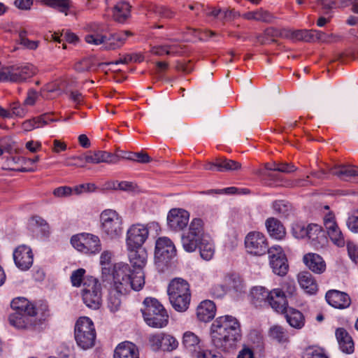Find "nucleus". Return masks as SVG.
<instances>
[{
  "label": "nucleus",
  "mask_w": 358,
  "mask_h": 358,
  "mask_svg": "<svg viewBox=\"0 0 358 358\" xmlns=\"http://www.w3.org/2000/svg\"><path fill=\"white\" fill-rule=\"evenodd\" d=\"M136 276V280L131 279V268L128 264H117L113 271V288L111 289L108 299V307L111 312L117 311L121 306L120 295L129 293L131 289L138 291L145 285L144 275L141 272Z\"/></svg>",
  "instance_id": "nucleus-1"
},
{
  "label": "nucleus",
  "mask_w": 358,
  "mask_h": 358,
  "mask_svg": "<svg viewBox=\"0 0 358 358\" xmlns=\"http://www.w3.org/2000/svg\"><path fill=\"white\" fill-rule=\"evenodd\" d=\"M241 324L231 315H224L216 318L210 327L212 344L217 349L228 351L241 339Z\"/></svg>",
  "instance_id": "nucleus-2"
},
{
  "label": "nucleus",
  "mask_w": 358,
  "mask_h": 358,
  "mask_svg": "<svg viewBox=\"0 0 358 358\" xmlns=\"http://www.w3.org/2000/svg\"><path fill=\"white\" fill-rule=\"evenodd\" d=\"M103 26L93 23L89 25L90 34L85 36V41L88 44L94 45H103V49L111 50L122 47L127 38L132 35L130 31H123L115 34H111L108 37L103 34Z\"/></svg>",
  "instance_id": "nucleus-3"
},
{
  "label": "nucleus",
  "mask_w": 358,
  "mask_h": 358,
  "mask_svg": "<svg viewBox=\"0 0 358 358\" xmlns=\"http://www.w3.org/2000/svg\"><path fill=\"white\" fill-rule=\"evenodd\" d=\"M167 292L170 303L176 310L185 312L188 309L191 293L186 280L181 278L173 280L169 285Z\"/></svg>",
  "instance_id": "nucleus-4"
},
{
  "label": "nucleus",
  "mask_w": 358,
  "mask_h": 358,
  "mask_svg": "<svg viewBox=\"0 0 358 358\" xmlns=\"http://www.w3.org/2000/svg\"><path fill=\"white\" fill-rule=\"evenodd\" d=\"M141 312L145 321L150 327L162 328L168 324V313L163 305L156 299L145 298Z\"/></svg>",
  "instance_id": "nucleus-5"
},
{
  "label": "nucleus",
  "mask_w": 358,
  "mask_h": 358,
  "mask_svg": "<svg viewBox=\"0 0 358 358\" xmlns=\"http://www.w3.org/2000/svg\"><path fill=\"white\" fill-rule=\"evenodd\" d=\"M119 162V155L103 150H97L94 152L90 151L85 155L67 157L65 159L64 165L66 166L84 167L86 163L117 164Z\"/></svg>",
  "instance_id": "nucleus-6"
},
{
  "label": "nucleus",
  "mask_w": 358,
  "mask_h": 358,
  "mask_svg": "<svg viewBox=\"0 0 358 358\" xmlns=\"http://www.w3.org/2000/svg\"><path fill=\"white\" fill-rule=\"evenodd\" d=\"M204 239V225L203 220L200 218L193 219L187 230L181 236L182 248L187 252H194Z\"/></svg>",
  "instance_id": "nucleus-7"
},
{
  "label": "nucleus",
  "mask_w": 358,
  "mask_h": 358,
  "mask_svg": "<svg viewBox=\"0 0 358 358\" xmlns=\"http://www.w3.org/2000/svg\"><path fill=\"white\" fill-rule=\"evenodd\" d=\"M101 229L105 238L110 240L118 238L123 231L122 218L114 210L106 209L100 215Z\"/></svg>",
  "instance_id": "nucleus-8"
},
{
  "label": "nucleus",
  "mask_w": 358,
  "mask_h": 358,
  "mask_svg": "<svg viewBox=\"0 0 358 358\" xmlns=\"http://www.w3.org/2000/svg\"><path fill=\"white\" fill-rule=\"evenodd\" d=\"M82 298L87 307L94 310L99 308L102 302V292L101 285L96 278L86 277L83 282Z\"/></svg>",
  "instance_id": "nucleus-9"
},
{
  "label": "nucleus",
  "mask_w": 358,
  "mask_h": 358,
  "mask_svg": "<svg viewBox=\"0 0 358 358\" xmlns=\"http://www.w3.org/2000/svg\"><path fill=\"white\" fill-rule=\"evenodd\" d=\"M71 243L78 251L85 255H96L101 250V243L98 236L89 233L74 235Z\"/></svg>",
  "instance_id": "nucleus-10"
},
{
  "label": "nucleus",
  "mask_w": 358,
  "mask_h": 358,
  "mask_svg": "<svg viewBox=\"0 0 358 358\" xmlns=\"http://www.w3.org/2000/svg\"><path fill=\"white\" fill-rule=\"evenodd\" d=\"M246 252L253 256H262L268 253L269 248L267 238L261 232L251 231L245 238Z\"/></svg>",
  "instance_id": "nucleus-11"
},
{
  "label": "nucleus",
  "mask_w": 358,
  "mask_h": 358,
  "mask_svg": "<svg viewBox=\"0 0 358 358\" xmlns=\"http://www.w3.org/2000/svg\"><path fill=\"white\" fill-rule=\"evenodd\" d=\"M149 235L148 225L141 224H132L127 230L126 243L128 248L138 249L142 248Z\"/></svg>",
  "instance_id": "nucleus-12"
},
{
  "label": "nucleus",
  "mask_w": 358,
  "mask_h": 358,
  "mask_svg": "<svg viewBox=\"0 0 358 358\" xmlns=\"http://www.w3.org/2000/svg\"><path fill=\"white\" fill-rule=\"evenodd\" d=\"M176 255V247L172 241L167 237H160L156 241L155 258L156 264H166L169 259Z\"/></svg>",
  "instance_id": "nucleus-13"
},
{
  "label": "nucleus",
  "mask_w": 358,
  "mask_h": 358,
  "mask_svg": "<svg viewBox=\"0 0 358 358\" xmlns=\"http://www.w3.org/2000/svg\"><path fill=\"white\" fill-rule=\"evenodd\" d=\"M269 264L275 274L283 276L288 271V264L282 248L273 245L268 250Z\"/></svg>",
  "instance_id": "nucleus-14"
},
{
  "label": "nucleus",
  "mask_w": 358,
  "mask_h": 358,
  "mask_svg": "<svg viewBox=\"0 0 358 358\" xmlns=\"http://www.w3.org/2000/svg\"><path fill=\"white\" fill-rule=\"evenodd\" d=\"M129 259L131 265L134 268V271L131 270V279L134 281V278L136 280V276L139 272L145 274L143 271V267L145 266L148 259V254L145 249L139 248L138 249L128 248Z\"/></svg>",
  "instance_id": "nucleus-15"
},
{
  "label": "nucleus",
  "mask_w": 358,
  "mask_h": 358,
  "mask_svg": "<svg viewBox=\"0 0 358 358\" xmlns=\"http://www.w3.org/2000/svg\"><path fill=\"white\" fill-rule=\"evenodd\" d=\"M189 218V213L181 208L171 209L167 216V224L169 227L174 231L183 230L188 224Z\"/></svg>",
  "instance_id": "nucleus-16"
},
{
  "label": "nucleus",
  "mask_w": 358,
  "mask_h": 358,
  "mask_svg": "<svg viewBox=\"0 0 358 358\" xmlns=\"http://www.w3.org/2000/svg\"><path fill=\"white\" fill-rule=\"evenodd\" d=\"M324 224L331 241L338 247H343L345 244V238L333 213H329L324 216Z\"/></svg>",
  "instance_id": "nucleus-17"
},
{
  "label": "nucleus",
  "mask_w": 358,
  "mask_h": 358,
  "mask_svg": "<svg viewBox=\"0 0 358 358\" xmlns=\"http://www.w3.org/2000/svg\"><path fill=\"white\" fill-rule=\"evenodd\" d=\"M13 259L16 266L20 270L29 269L34 261L31 249L24 245L18 246L13 252Z\"/></svg>",
  "instance_id": "nucleus-18"
},
{
  "label": "nucleus",
  "mask_w": 358,
  "mask_h": 358,
  "mask_svg": "<svg viewBox=\"0 0 358 358\" xmlns=\"http://www.w3.org/2000/svg\"><path fill=\"white\" fill-rule=\"evenodd\" d=\"M10 82L23 83L27 79L33 77L36 73V67L27 64L22 66H10Z\"/></svg>",
  "instance_id": "nucleus-19"
},
{
  "label": "nucleus",
  "mask_w": 358,
  "mask_h": 358,
  "mask_svg": "<svg viewBox=\"0 0 358 358\" xmlns=\"http://www.w3.org/2000/svg\"><path fill=\"white\" fill-rule=\"evenodd\" d=\"M37 314L13 312L10 314L8 321L10 325L16 329H28L36 324L35 316Z\"/></svg>",
  "instance_id": "nucleus-20"
},
{
  "label": "nucleus",
  "mask_w": 358,
  "mask_h": 358,
  "mask_svg": "<svg viewBox=\"0 0 358 358\" xmlns=\"http://www.w3.org/2000/svg\"><path fill=\"white\" fill-rule=\"evenodd\" d=\"M268 305L278 313H284L288 308V301L284 292L280 288L270 291Z\"/></svg>",
  "instance_id": "nucleus-21"
},
{
  "label": "nucleus",
  "mask_w": 358,
  "mask_h": 358,
  "mask_svg": "<svg viewBox=\"0 0 358 358\" xmlns=\"http://www.w3.org/2000/svg\"><path fill=\"white\" fill-rule=\"evenodd\" d=\"M306 238L310 244L315 248L323 247L326 242L324 231L322 230L321 226L316 224H310L308 225Z\"/></svg>",
  "instance_id": "nucleus-22"
},
{
  "label": "nucleus",
  "mask_w": 358,
  "mask_h": 358,
  "mask_svg": "<svg viewBox=\"0 0 358 358\" xmlns=\"http://www.w3.org/2000/svg\"><path fill=\"white\" fill-rule=\"evenodd\" d=\"M326 300L329 305L336 308H345L350 304L349 296L338 290H330L326 294Z\"/></svg>",
  "instance_id": "nucleus-23"
},
{
  "label": "nucleus",
  "mask_w": 358,
  "mask_h": 358,
  "mask_svg": "<svg viewBox=\"0 0 358 358\" xmlns=\"http://www.w3.org/2000/svg\"><path fill=\"white\" fill-rule=\"evenodd\" d=\"M216 308L215 303L210 300H205L200 303L196 308V316L199 320L208 322L215 315Z\"/></svg>",
  "instance_id": "nucleus-24"
},
{
  "label": "nucleus",
  "mask_w": 358,
  "mask_h": 358,
  "mask_svg": "<svg viewBox=\"0 0 358 358\" xmlns=\"http://www.w3.org/2000/svg\"><path fill=\"white\" fill-rule=\"evenodd\" d=\"M306 266L315 273H322L326 270V264L321 256L315 253H308L303 256Z\"/></svg>",
  "instance_id": "nucleus-25"
},
{
  "label": "nucleus",
  "mask_w": 358,
  "mask_h": 358,
  "mask_svg": "<svg viewBox=\"0 0 358 358\" xmlns=\"http://www.w3.org/2000/svg\"><path fill=\"white\" fill-rule=\"evenodd\" d=\"M336 337L340 349L346 354L354 352V341L349 333L344 328H338L336 330Z\"/></svg>",
  "instance_id": "nucleus-26"
},
{
  "label": "nucleus",
  "mask_w": 358,
  "mask_h": 358,
  "mask_svg": "<svg viewBox=\"0 0 358 358\" xmlns=\"http://www.w3.org/2000/svg\"><path fill=\"white\" fill-rule=\"evenodd\" d=\"M300 287L308 294H314L318 290L317 283L308 271L300 272L297 275Z\"/></svg>",
  "instance_id": "nucleus-27"
},
{
  "label": "nucleus",
  "mask_w": 358,
  "mask_h": 358,
  "mask_svg": "<svg viewBox=\"0 0 358 358\" xmlns=\"http://www.w3.org/2000/svg\"><path fill=\"white\" fill-rule=\"evenodd\" d=\"M130 4L127 1L117 3L113 8V18L115 22L124 23L131 16Z\"/></svg>",
  "instance_id": "nucleus-28"
},
{
  "label": "nucleus",
  "mask_w": 358,
  "mask_h": 358,
  "mask_svg": "<svg viewBox=\"0 0 358 358\" xmlns=\"http://www.w3.org/2000/svg\"><path fill=\"white\" fill-rule=\"evenodd\" d=\"M114 358H138V352L134 344L124 342L115 348Z\"/></svg>",
  "instance_id": "nucleus-29"
},
{
  "label": "nucleus",
  "mask_w": 358,
  "mask_h": 358,
  "mask_svg": "<svg viewBox=\"0 0 358 358\" xmlns=\"http://www.w3.org/2000/svg\"><path fill=\"white\" fill-rule=\"evenodd\" d=\"M329 173L342 180H348L358 176V167L352 165H339L331 168Z\"/></svg>",
  "instance_id": "nucleus-30"
},
{
  "label": "nucleus",
  "mask_w": 358,
  "mask_h": 358,
  "mask_svg": "<svg viewBox=\"0 0 358 358\" xmlns=\"http://www.w3.org/2000/svg\"><path fill=\"white\" fill-rule=\"evenodd\" d=\"M182 344L185 348L191 354L196 355L201 350V340L193 332L186 331L183 334Z\"/></svg>",
  "instance_id": "nucleus-31"
},
{
  "label": "nucleus",
  "mask_w": 358,
  "mask_h": 358,
  "mask_svg": "<svg viewBox=\"0 0 358 358\" xmlns=\"http://www.w3.org/2000/svg\"><path fill=\"white\" fill-rule=\"evenodd\" d=\"M266 227L270 236L275 239H282L286 234L285 227L276 218H268L266 221Z\"/></svg>",
  "instance_id": "nucleus-32"
},
{
  "label": "nucleus",
  "mask_w": 358,
  "mask_h": 358,
  "mask_svg": "<svg viewBox=\"0 0 358 358\" xmlns=\"http://www.w3.org/2000/svg\"><path fill=\"white\" fill-rule=\"evenodd\" d=\"M270 291L264 287H254L250 291L251 302L256 306L268 304Z\"/></svg>",
  "instance_id": "nucleus-33"
},
{
  "label": "nucleus",
  "mask_w": 358,
  "mask_h": 358,
  "mask_svg": "<svg viewBox=\"0 0 358 358\" xmlns=\"http://www.w3.org/2000/svg\"><path fill=\"white\" fill-rule=\"evenodd\" d=\"M269 338L279 344H287L289 342V334L283 327L280 325H273L268 332Z\"/></svg>",
  "instance_id": "nucleus-34"
},
{
  "label": "nucleus",
  "mask_w": 358,
  "mask_h": 358,
  "mask_svg": "<svg viewBox=\"0 0 358 358\" xmlns=\"http://www.w3.org/2000/svg\"><path fill=\"white\" fill-rule=\"evenodd\" d=\"M283 314L289 324L295 329H301L305 324V319L303 314L294 308H287Z\"/></svg>",
  "instance_id": "nucleus-35"
},
{
  "label": "nucleus",
  "mask_w": 358,
  "mask_h": 358,
  "mask_svg": "<svg viewBox=\"0 0 358 358\" xmlns=\"http://www.w3.org/2000/svg\"><path fill=\"white\" fill-rule=\"evenodd\" d=\"M10 306L14 312L28 313V314H37L36 308L24 297L14 299Z\"/></svg>",
  "instance_id": "nucleus-36"
},
{
  "label": "nucleus",
  "mask_w": 358,
  "mask_h": 358,
  "mask_svg": "<svg viewBox=\"0 0 358 358\" xmlns=\"http://www.w3.org/2000/svg\"><path fill=\"white\" fill-rule=\"evenodd\" d=\"M314 29L307 30H285L283 31V35L285 37L289 38L291 39L296 40V41H303L306 42H313L314 38Z\"/></svg>",
  "instance_id": "nucleus-37"
},
{
  "label": "nucleus",
  "mask_w": 358,
  "mask_h": 358,
  "mask_svg": "<svg viewBox=\"0 0 358 358\" xmlns=\"http://www.w3.org/2000/svg\"><path fill=\"white\" fill-rule=\"evenodd\" d=\"M243 17L248 20H256L266 23L271 22L273 19V15L268 11L262 8L247 12L243 15Z\"/></svg>",
  "instance_id": "nucleus-38"
},
{
  "label": "nucleus",
  "mask_w": 358,
  "mask_h": 358,
  "mask_svg": "<svg viewBox=\"0 0 358 358\" xmlns=\"http://www.w3.org/2000/svg\"><path fill=\"white\" fill-rule=\"evenodd\" d=\"M47 115H41L38 117L27 120L22 124V129L27 132L34 130V129L43 127L48 124L46 120Z\"/></svg>",
  "instance_id": "nucleus-39"
},
{
  "label": "nucleus",
  "mask_w": 358,
  "mask_h": 358,
  "mask_svg": "<svg viewBox=\"0 0 358 358\" xmlns=\"http://www.w3.org/2000/svg\"><path fill=\"white\" fill-rule=\"evenodd\" d=\"M75 338L78 345L84 350L89 349L94 346L96 332H87L85 334H75Z\"/></svg>",
  "instance_id": "nucleus-40"
},
{
  "label": "nucleus",
  "mask_w": 358,
  "mask_h": 358,
  "mask_svg": "<svg viewBox=\"0 0 358 358\" xmlns=\"http://www.w3.org/2000/svg\"><path fill=\"white\" fill-rule=\"evenodd\" d=\"M94 331H95L94 324L89 317H81L77 320L75 327V334Z\"/></svg>",
  "instance_id": "nucleus-41"
},
{
  "label": "nucleus",
  "mask_w": 358,
  "mask_h": 358,
  "mask_svg": "<svg viewBox=\"0 0 358 358\" xmlns=\"http://www.w3.org/2000/svg\"><path fill=\"white\" fill-rule=\"evenodd\" d=\"M216 165L218 171H236L241 168L239 162L226 158L217 159Z\"/></svg>",
  "instance_id": "nucleus-42"
},
{
  "label": "nucleus",
  "mask_w": 358,
  "mask_h": 358,
  "mask_svg": "<svg viewBox=\"0 0 358 358\" xmlns=\"http://www.w3.org/2000/svg\"><path fill=\"white\" fill-rule=\"evenodd\" d=\"M44 5L57 9L59 12L64 13L67 15V11L71 7L70 0H41Z\"/></svg>",
  "instance_id": "nucleus-43"
},
{
  "label": "nucleus",
  "mask_w": 358,
  "mask_h": 358,
  "mask_svg": "<svg viewBox=\"0 0 358 358\" xmlns=\"http://www.w3.org/2000/svg\"><path fill=\"white\" fill-rule=\"evenodd\" d=\"M198 248H199L202 259L208 261L213 258L215 253V248L212 242L205 238L202 243H199Z\"/></svg>",
  "instance_id": "nucleus-44"
},
{
  "label": "nucleus",
  "mask_w": 358,
  "mask_h": 358,
  "mask_svg": "<svg viewBox=\"0 0 358 358\" xmlns=\"http://www.w3.org/2000/svg\"><path fill=\"white\" fill-rule=\"evenodd\" d=\"M273 208L274 211L282 216V217H288L291 213L292 210V208L291 204L284 200H278L275 201L273 203Z\"/></svg>",
  "instance_id": "nucleus-45"
},
{
  "label": "nucleus",
  "mask_w": 358,
  "mask_h": 358,
  "mask_svg": "<svg viewBox=\"0 0 358 358\" xmlns=\"http://www.w3.org/2000/svg\"><path fill=\"white\" fill-rule=\"evenodd\" d=\"M112 257V253L110 251H103L100 256V264L102 266V274L107 276L110 274V267L108 266Z\"/></svg>",
  "instance_id": "nucleus-46"
},
{
  "label": "nucleus",
  "mask_w": 358,
  "mask_h": 358,
  "mask_svg": "<svg viewBox=\"0 0 358 358\" xmlns=\"http://www.w3.org/2000/svg\"><path fill=\"white\" fill-rule=\"evenodd\" d=\"M85 270L84 268H78L72 272L70 279L71 282L73 287H79L83 281H85L86 278H84L85 274Z\"/></svg>",
  "instance_id": "nucleus-47"
},
{
  "label": "nucleus",
  "mask_w": 358,
  "mask_h": 358,
  "mask_svg": "<svg viewBox=\"0 0 358 358\" xmlns=\"http://www.w3.org/2000/svg\"><path fill=\"white\" fill-rule=\"evenodd\" d=\"M27 31L22 30L19 33L20 43L26 48L36 50L38 47V41H30L27 38Z\"/></svg>",
  "instance_id": "nucleus-48"
},
{
  "label": "nucleus",
  "mask_w": 358,
  "mask_h": 358,
  "mask_svg": "<svg viewBox=\"0 0 358 358\" xmlns=\"http://www.w3.org/2000/svg\"><path fill=\"white\" fill-rule=\"evenodd\" d=\"M94 66L93 59L86 58L76 64L75 69L78 72H85L93 70Z\"/></svg>",
  "instance_id": "nucleus-49"
},
{
  "label": "nucleus",
  "mask_w": 358,
  "mask_h": 358,
  "mask_svg": "<svg viewBox=\"0 0 358 358\" xmlns=\"http://www.w3.org/2000/svg\"><path fill=\"white\" fill-rule=\"evenodd\" d=\"M162 341V350L164 351H172L177 348L178 342L172 336L164 335Z\"/></svg>",
  "instance_id": "nucleus-50"
},
{
  "label": "nucleus",
  "mask_w": 358,
  "mask_h": 358,
  "mask_svg": "<svg viewBox=\"0 0 358 358\" xmlns=\"http://www.w3.org/2000/svg\"><path fill=\"white\" fill-rule=\"evenodd\" d=\"M280 289L285 292L287 299L294 296L296 293V285L293 280L285 281Z\"/></svg>",
  "instance_id": "nucleus-51"
},
{
  "label": "nucleus",
  "mask_w": 358,
  "mask_h": 358,
  "mask_svg": "<svg viewBox=\"0 0 358 358\" xmlns=\"http://www.w3.org/2000/svg\"><path fill=\"white\" fill-rule=\"evenodd\" d=\"M302 358H328L324 352L319 348H315L313 347L307 348L303 354Z\"/></svg>",
  "instance_id": "nucleus-52"
},
{
  "label": "nucleus",
  "mask_w": 358,
  "mask_h": 358,
  "mask_svg": "<svg viewBox=\"0 0 358 358\" xmlns=\"http://www.w3.org/2000/svg\"><path fill=\"white\" fill-rule=\"evenodd\" d=\"M155 13L160 17L165 19L173 17L176 13L175 11L172 10L171 8L164 6L155 7Z\"/></svg>",
  "instance_id": "nucleus-53"
},
{
  "label": "nucleus",
  "mask_w": 358,
  "mask_h": 358,
  "mask_svg": "<svg viewBox=\"0 0 358 358\" xmlns=\"http://www.w3.org/2000/svg\"><path fill=\"white\" fill-rule=\"evenodd\" d=\"M308 226L305 227L304 224L296 223L292 226V234L296 238H305L307 236Z\"/></svg>",
  "instance_id": "nucleus-54"
},
{
  "label": "nucleus",
  "mask_w": 358,
  "mask_h": 358,
  "mask_svg": "<svg viewBox=\"0 0 358 358\" xmlns=\"http://www.w3.org/2000/svg\"><path fill=\"white\" fill-rule=\"evenodd\" d=\"M313 42L320 41L322 43H330L336 38L334 34H327L321 31L314 30Z\"/></svg>",
  "instance_id": "nucleus-55"
},
{
  "label": "nucleus",
  "mask_w": 358,
  "mask_h": 358,
  "mask_svg": "<svg viewBox=\"0 0 358 358\" xmlns=\"http://www.w3.org/2000/svg\"><path fill=\"white\" fill-rule=\"evenodd\" d=\"M348 227L350 231L358 233V210L354 211L347 221Z\"/></svg>",
  "instance_id": "nucleus-56"
},
{
  "label": "nucleus",
  "mask_w": 358,
  "mask_h": 358,
  "mask_svg": "<svg viewBox=\"0 0 358 358\" xmlns=\"http://www.w3.org/2000/svg\"><path fill=\"white\" fill-rule=\"evenodd\" d=\"M209 292L213 297L220 299L225 295L227 289L224 285L217 284L213 285Z\"/></svg>",
  "instance_id": "nucleus-57"
},
{
  "label": "nucleus",
  "mask_w": 358,
  "mask_h": 358,
  "mask_svg": "<svg viewBox=\"0 0 358 358\" xmlns=\"http://www.w3.org/2000/svg\"><path fill=\"white\" fill-rule=\"evenodd\" d=\"M164 334H159L150 336L149 341L153 350H157L159 348L162 350V341H164L162 339H164Z\"/></svg>",
  "instance_id": "nucleus-58"
},
{
  "label": "nucleus",
  "mask_w": 358,
  "mask_h": 358,
  "mask_svg": "<svg viewBox=\"0 0 358 358\" xmlns=\"http://www.w3.org/2000/svg\"><path fill=\"white\" fill-rule=\"evenodd\" d=\"M96 189V186L93 183H86L79 185L73 188V192L76 194H80L83 192H91Z\"/></svg>",
  "instance_id": "nucleus-59"
},
{
  "label": "nucleus",
  "mask_w": 358,
  "mask_h": 358,
  "mask_svg": "<svg viewBox=\"0 0 358 358\" xmlns=\"http://www.w3.org/2000/svg\"><path fill=\"white\" fill-rule=\"evenodd\" d=\"M196 358H222L221 354L217 352L201 350L196 354Z\"/></svg>",
  "instance_id": "nucleus-60"
},
{
  "label": "nucleus",
  "mask_w": 358,
  "mask_h": 358,
  "mask_svg": "<svg viewBox=\"0 0 358 358\" xmlns=\"http://www.w3.org/2000/svg\"><path fill=\"white\" fill-rule=\"evenodd\" d=\"M38 97V93L34 89H30L27 92V96L24 101V105L34 106Z\"/></svg>",
  "instance_id": "nucleus-61"
},
{
  "label": "nucleus",
  "mask_w": 358,
  "mask_h": 358,
  "mask_svg": "<svg viewBox=\"0 0 358 358\" xmlns=\"http://www.w3.org/2000/svg\"><path fill=\"white\" fill-rule=\"evenodd\" d=\"M173 46L170 45L153 47L151 50V52L155 55H163L164 54L171 55L173 52L171 50Z\"/></svg>",
  "instance_id": "nucleus-62"
},
{
  "label": "nucleus",
  "mask_w": 358,
  "mask_h": 358,
  "mask_svg": "<svg viewBox=\"0 0 358 358\" xmlns=\"http://www.w3.org/2000/svg\"><path fill=\"white\" fill-rule=\"evenodd\" d=\"M72 192H73V189L67 186L57 187L53 191L54 195L58 197L69 196Z\"/></svg>",
  "instance_id": "nucleus-63"
},
{
  "label": "nucleus",
  "mask_w": 358,
  "mask_h": 358,
  "mask_svg": "<svg viewBox=\"0 0 358 358\" xmlns=\"http://www.w3.org/2000/svg\"><path fill=\"white\" fill-rule=\"evenodd\" d=\"M347 248L350 259L356 262L358 259V246L349 242L347 243Z\"/></svg>",
  "instance_id": "nucleus-64"
}]
</instances>
